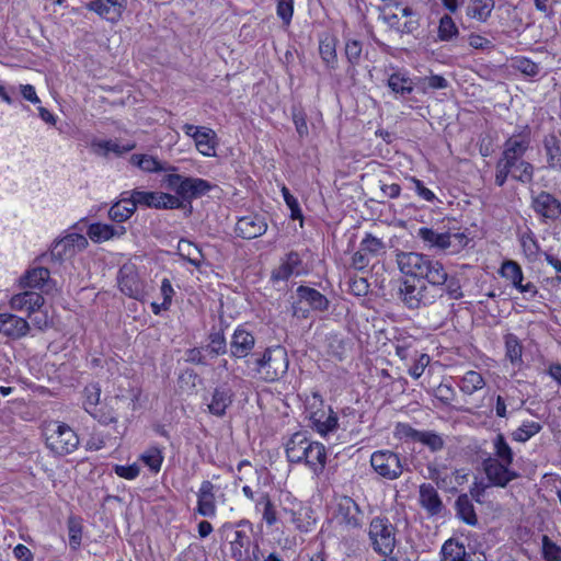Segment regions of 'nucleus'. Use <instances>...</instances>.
Instances as JSON below:
<instances>
[{
	"label": "nucleus",
	"mask_w": 561,
	"mask_h": 561,
	"mask_svg": "<svg viewBox=\"0 0 561 561\" xmlns=\"http://www.w3.org/2000/svg\"><path fill=\"white\" fill-rule=\"evenodd\" d=\"M513 67L522 73L535 77L539 73L540 67L527 57L518 56L513 59Z\"/></svg>",
	"instance_id": "obj_55"
},
{
	"label": "nucleus",
	"mask_w": 561,
	"mask_h": 561,
	"mask_svg": "<svg viewBox=\"0 0 561 561\" xmlns=\"http://www.w3.org/2000/svg\"><path fill=\"white\" fill-rule=\"evenodd\" d=\"M305 273L302 260L298 252L290 251L285 255L280 265L272 272L273 280H287L289 277Z\"/></svg>",
	"instance_id": "obj_26"
},
{
	"label": "nucleus",
	"mask_w": 561,
	"mask_h": 561,
	"mask_svg": "<svg viewBox=\"0 0 561 561\" xmlns=\"http://www.w3.org/2000/svg\"><path fill=\"white\" fill-rule=\"evenodd\" d=\"M420 504L431 516L438 515L444 508L438 492L430 483L420 486Z\"/></svg>",
	"instance_id": "obj_31"
},
{
	"label": "nucleus",
	"mask_w": 561,
	"mask_h": 561,
	"mask_svg": "<svg viewBox=\"0 0 561 561\" xmlns=\"http://www.w3.org/2000/svg\"><path fill=\"white\" fill-rule=\"evenodd\" d=\"M484 386V378L476 370L467 371L460 380V390L466 394H472Z\"/></svg>",
	"instance_id": "obj_48"
},
{
	"label": "nucleus",
	"mask_w": 561,
	"mask_h": 561,
	"mask_svg": "<svg viewBox=\"0 0 561 561\" xmlns=\"http://www.w3.org/2000/svg\"><path fill=\"white\" fill-rule=\"evenodd\" d=\"M427 256L417 252H399L396 261L401 273L420 279Z\"/></svg>",
	"instance_id": "obj_23"
},
{
	"label": "nucleus",
	"mask_w": 561,
	"mask_h": 561,
	"mask_svg": "<svg viewBox=\"0 0 561 561\" xmlns=\"http://www.w3.org/2000/svg\"><path fill=\"white\" fill-rule=\"evenodd\" d=\"M276 12L278 18L282 19L284 24L288 25L294 13V0H276Z\"/></svg>",
	"instance_id": "obj_62"
},
{
	"label": "nucleus",
	"mask_w": 561,
	"mask_h": 561,
	"mask_svg": "<svg viewBox=\"0 0 561 561\" xmlns=\"http://www.w3.org/2000/svg\"><path fill=\"white\" fill-rule=\"evenodd\" d=\"M263 506V519L268 526H273L277 522L275 507L268 496L264 493L256 503V506Z\"/></svg>",
	"instance_id": "obj_57"
},
{
	"label": "nucleus",
	"mask_w": 561,
	"mask_h": 561,
	"mask_svg": "<svg viewBox=\"0 0 561 561\" xmlns=\"http://www.w3.org/2000/svg\"><path fill=\"white\" fill-rule=\"evenodd\" d=\"M530 206L545 221H554L561 217V202L549 192H531Z\"/></svg>",
	"instance_id": "obj_15"
},
{
	"label": "nucleus",
	"mask_w": 561,
	"mask_h": 561,
	"mask_svg": "<svg viewBox=\"0 0 561 561\" xmlns=\"http://www.w3.org/2000/svg\"><path fill=\"white\" fill-rule=\"evenodd\" d=\"M254 377L265 381L275 382L283 378L288 370L289 359L284 346L266 347L262 353L255 352L252 358L247 360Z\"/></svg>",
	"instance_id": "obj_2"
},
{
	"label": "nucleus",
	"mask_w": 561,
	"mask_h": 561,
	"mask_svg": "<svg viewBox=\"0 0 561 561\" xmlns=\"http://www.w3.org/2000/svg\"><path fill=\"white\" fill-rule=\"evenodd\" d=\"M505 355L513 365H522L523 363V345L519 339L513 334L507 333L504 336Z\"/></svg>",
	"instance_id": "obj_47"
},
{
	"label": "nucleus",
	"mask_w": 561,
	"mask_h": 561,
	"mask_svg": "<svg viewBox=\"0 0 561 561\" xmlns=\"http://www.w3.org/2000/svg\"><path fill=\"white\" fill-rule=\"evenodd\" d=\"M131 196L137 206H145L154 209H180L183 202L178 197L164 192L131 191Z\"/></svg>",
	"instance_id": "obj_13"
},
{
	"label": "nucleus",
	"mask_w": 561,
	"mask_h": 561,
	"mask_svg": "<svg viewBox=\"0 0 561 561\" xmlns=\"http://www.w3.org/2000/svg\"><path fill=\"white\" fill-rule=\"evenodd\" d=\"M117 282L121 291L129 298L142 300L146 296L145 284L131 265H124L118 271Z\"/></svg>",
	"instance_id": "obj_14"
},
{
	"label": "nucleus",
	"mask_w": 561,
	"mask_h": 561,
	"mask_svg": "<svg viewBox=\"0 0 561 561\" xmlns=\"http://www.w3.org/2000/svg\"><path fill=\"white\" fill-rule=\"evenodd\" d=\"M126 233L124 226H112L107 224H92L89 226L88 236L96 243H101L113 238H119Z\"/></svg>",
	"instance_id": "obj_30"
},
{
	"label": "nucleus",
	"mask_w": 561,
	"mask_h": 561,
	"mask_svg": "<svg viewBox=\"0 0 561 561\" xmlns=\"http://www.w3.org/2000/svg\"><path fill=\"white\" fill-rule=\"evenodd\" d=\"M30 332V324L26 319L12 313H0V333L12 340L26 336Z\"/></svg>",
	"instance_id": "obj_22"
},
{
	"label": "nucleus",
	"mask_w": 561,
	"mask_h": 561,
	"mask_svg": "<svg viewBox=\"0 0 561 561\" xmlns=\"http://www.w3.org/2000/svg\"><path fill=\"white\" fill-rule=\"evenodd\" d=\"M205 353L211 358L224 355L228 352V345L222 331L211 332L208 335V344L204 347Z\"/></svg>",
	"instance_id": "obj_46"
},
{
	"label": "nucleus",
	"mask_w": 561,
	"mask_h": 561,
	"mask_svg": "<svg viewBox=\"0 0 561 561\" xmlns=\"http://www.w3.org/2000/svg\"><path fill=\"white\" fill-rule=\"evenodd\" d=\"M69 546L72 550L79 548L81 543L82 528L81 525L73 518L68 520Z\"/></svg>",
	"instance_id": "obj_61"
},
{
	"label": "nucleus",
	"mask_w": 561,
	"mask_h": 561,
	"mask_svg": "<svg viewBox=\"0 0 561 561\" xmlns=\"http://www.w3.org/2000/svg\"><path fill=\"white\" fill-rule=\"evenodd\" d=\"M195 147L199 153L205 157L216 156V147L218 145L216 133L208 127L202 126V131L196 136Z\"/></svg>",
	"instance_id": "obj_37"
},
{
	"label": "nucleus",
	"mask_w": 561,
	"mask_h": 561,
	"mask_svg": "<svg viewBox=\"0 0 561 561\" xmlns=\"http://www.w3.org/2000/svg\"><path fill=\"white\" fill-rule=\"evenodd\" d=\"M494 455L496 459L506 465H512L514 455L503 434H497L494 442Z\"/></svg>",
	"instance_id": "obj_51"
},
{
	"label": "nucleus",
	"mask_w": 561,
	"mask_h": 561,
	"mask_svg": "<svg viewBox=\"0 0 561 561\" xmlns=\"http://www.w3.org/2000/svg\"><path fill=\"white\" fill-rule=\"evenodd\" d=\"M398 298L410 310H416L433 305L436 301V295L432 294L426 285L417 286L410 279L400 282Z\"/></svg>",
	"instance_id": "obj_10"
},
{
	"label": "nucleus",
	"mask_w": 561,
	"mask_h": 561,
	"mask_svg": "<svg viewBox=\"0 0 561 561\" xmlns=\"http://www.w3.org/2000/svg\"><path fill=\"white\" fill-rule=\"evenodd\" d=\"M282 194L288 208L290 209V218L299 219L302 222V211L296 197H294L286 186H283Z\"/></svg>",
	"instance_id": "obj_59"
},
{
	"label": "nucleus",
	"mask_w": 561,
	"mask_h": 561,
	"mask_svg": "<svg viewBox=\"0 0 561 561\" xmlns=\"http://www.w3.org/2000/svg\"><path fill=\"white\" fill-rule=\"evenodd\" d=\"M542 554L546 561H561V548L546 535L542 537Z\"/></svg>",
	"instance_id": "obj_58"
},
{
	"label": "nucleus",
	"mask_w": 561,
	"mask_h": 561,
	"mask_svg": "<svg viewBox=\"0 0 561 561\" xmlns=\"http://www.w3.org/2000/svg\"><path fill=\"white\" fill-rule=\"evenodd\" d=\"M134 142H128L126 145H119L113 140H95L92 142V148L95 153L100 156L106 157L110 152H113L117 156L129 152L135 148Z\"/></svg>",
	"instance_id": "obj_44"
},
{
	"label": "nucleus",
	"mask_w": 561,
	"mask_h": 561,
	"mask_svg": "<svg viewBox=\"0 0 561 561\" xmlns=\"http://www.w3.org/2000/svg\"><path fill=\"white\" fill-rule=\"evenodd\" d=\"M501 274L504 278L510 280L515 288L519 287L524 280L520 265L512 260H507L502 264Z\"/></svg>",
	"instance_id": "obj_50"
},
{
	"label": "nucleus",
	"mask_w": 561,
	"mask_h": 561,
	"mask_svg": "<svg viewBox=\"0 0 561 561\" xmlns=\"http://www.w3.org/2000/svg\"><path fill=\"white\" fill-rule=\"evenodd\" d=\"M449 237V252L457 253L467 247L469 238L463 232H447Z\"/></svg>",
	"instance_id": "obj_64"
},
{
	"label": "nucleus",
	"mask_w": 561,
	"mask_h": 561,
	"mask_svg": "<svg viewBox=\"0 0 561 561\" xmlns=\"http://www.w3.org/2000/svg\"><path fill=\"white\" fill-rule=\"evenodd\" d=\"M542 426L538 422H524L516 431L513 432V439L525 443L534 435L541 431Z\"/></svg>",
	"instance_id": "obj_53"
},
{
	"label": "nucleus",
	"mask_w": 561,
	"mask_h": 561,
	"mask_svg": "<svg viewBox=\"0 0 561 561\" xmlns=\"http://www.w3.org/2000/svg\"><path fill=\"white\" fill-rule=\"evenodd\" d=\"M266 229L265 218L257 214H251L239 218L234 231L238 237L251 240L264 234Z\"/></svg>",
	"instance_id": "obj_21"
},
{
	"label": "nucleus",
	"mask_w": 561,
	"mask_h": 561,
	"mask_svg": "<svg viewBox=\"0 0 561 561\" xmlns=\"http://www.w3.org/2000/svg\"><path fill=\"white\" fill-rule=\"evenodd\" d=\"M130 162L140 170L151 173L164 171L168 174L178 170L174 165L162 163L157 158L148 154H133Z\"/></svg>",
	"instance_id": "obj_35"
},
{
	"label": "nucleus",
	"mask_w": 561,
	"mask_h": 561,
	"mask_svg": "<svg viewBox=\"0 0 561 561\" xmlns=\"http://www.w3.org/2000/svg\"><path fill=\"white\" fill-rule=\"evenodd\" d=\"M127 194V192H124L122 198L114 203L108 210L110 219L117 224L128 220L137 209L133 196H125Z\"/></svg>",
	"instance_id": "obj_32"
},
{
	"label": "nucleus",
	"mask_w": 561,
	"mask_h": 561,
	"mask_svg": "<svg viewBox=\"0 0 561 561\" xmlns=\"http://www.w3.org/2000/svg\"><path fill=\"white\" fill-rule=\"evenodd\" d=\"M88 239L80 233H69L60 240L55 241L50 249V257L56 261H62L77 252L83 251L88 247Z\"/></svg>",
	"instance_id": "obj_17"
},
{
	"label": "nucleus",
	"mask_w": 561,
	"mask_h": 561,
	"mask_svg": "<svg viewBox=\"0 0 561 561\" xmlns=\"http://www.w3.org/2000/svg\"><path fill=\"white\" fill-rule=\"evenodd\" d=\"M417 443L426 446L431 451L437 453L444 449V438L433 431H423Z\"/></svg>",
	"instance_id": "obj_54"
},
{
	"label": "nucleus",
	"mask_w": 561,
	"mask_h": 561,
	"mask_svg": "<svg viewBox=\"0 0 561 561\" xmlns=\"http://www.w3.org/2000/svg\"><path fill=\"white\" fill-rule=\"evenodd\" d=\"M336 43V38L330 35L319 41L320 57L329 69H335L337 66Z\"/></svg>",
	"instance_id": "obj_39"
},
{
	"label": "nucleus",
	"mask_w": 561,
	"mask_h": 561,
	"mask_svg": "<svg viewBox=\"0 0 561 561\" xmlns=\"http://www.w3.org/2000/svg\"><path fill=\"white\" fill-rule=\"evenodd\" d=\"M285 513L289 515L290 523H293L299 531L308 533L316 524V519L312 517L313 512L309 506H299L297 510H285Z\"/></svg>",
	"instance_id": "obj_36"
},
{
	"label": "nucleus",
	"mask_w": 561,
	"mask_h": 561,
	"mask_svg": "<svg viewBox=\"0 0 561 561\" xmlns=\"http://www.w3.org/2000/svg\"><path fill=\"white\" fill-rule=\"evenodd\" d=\"M442 561H469L466 547L455 539H448L442 547Z\"/></svg>",
	"instance_id": "obj_45"
},
{
	"label": "nucleus",
	"mask_w": 561,
	"mask_h": 561,
	"mask_svg": "<svg viewBox=\"0 0 561 561\" xmlns=\"http://www.w3.org/2000/svg\"><path fill=\"white\" fill-rule=\"evenodd\" d=\"M417 237L428 244L442 251L449 250V237L447 232H436L431 228L422 227L417 231Z\"/></svg>",
	"instance_id": "obj_40"
},
{
	"label": "nucleus",
	"mask_w": 561,
	"mask_h": 561,
	"mask_svg": "<svg viewBox=\"0 0 561 561\" xmlns=\"http://www.w3.org/2000/svg\"><path fill=\"white\" fill-rule=\"evenodd\" d=\"M255 336L243 327L239 325L231 335L229 343L230 356L236 359L247 358L254 354Z\"/></svg>",
	"instance_id": "obj_19"
},
{
	"label": "nucleus",
	"mask_w": 561,
	"mask_h": 561,
	"mask_svg": "<svg viewBox=\"0 0 561 561\" xmlns=\"http://www.w3.org/2000/svg\"><path fill=\"white\" fill-rule=\"evenodd\" d=\"M389 89L400 95H407L413 92L414 84L412 79L402 71H396L387 80Z\"/></svg>",
	"instance_id": "obj_42"
},
{
	"label": "nucleus",
	"mask_w": 561,
	"mask_h": 561,
	"mask_svg": "<svg viewBox=\"0 0 561 561\" xmlns=\"http://www.w3.org/2000/svg\"><path fill=\"white\" fill-rule=\"evenodd\" d=\"M127 4L128 0H93L89 3V9L114 23L122 18Z\"/></svg>",
	"instance_id": "obj_25"
},
{
	"label": "nucleus",
	"mask_w": 561,
	"mask_h": 561,
	"mask_svg": "<svg viewBox=\"0 0 561 561\" xmlns=\"http://www.w3.org/2000/svg\"><path fill=\"white\" fill-rule=\"evenodd\" d=\"M370 465L380 477L387 480L398 479L404 468L400 456L391 450H377L373 453Z\"/></svg>",
	"instance_id": "obj_12"
},
{
	"label": "nucleus",
	"mask_w": 561,
	"mask_h": 561,
	"mask_svg": "<svg viewBox=\"0 0 561 561\" xmlns=\"http://www.w3.org/2000/svg\"><path fill=\"white\" fill-rule=\"evenodd\" d=\"M252 524L248 519L237 523H225L219 529L220 539L228 542L230 557L234 561H244L250 558Z\"/></svg>",
	"instance_id": "obj_3"
},
{
	"label": "nucleus",
	"mask_w": 561,
	"mask_h": 561,
	"mask_svg": "<svg viewBox=\"0 0 561 561\" xmlns=\"http://www.w3.org/2000/svg\"><path fill=\"white\" fill-rule=\"evenodd\" d=\"M547 158V168L561 170V140L554 134H548L542 140Z\"/></svg>",
	"instance_id": "obj_33"
},
{
	"label": "nucleus",
	"mask_w": 561,
	"mask_h": 561,
	"mask_svg": "<svg viewBox=\"0 0 561 561\" xmlns=\"http://www.w3.org/2000/svg\"><path fill=\"white\" fill-rule=\"evenodd\" d=\"M45 299L43 295L35 290L24 289L11 297L9 305L10 308L16 311H24L27 317L41 310L44 306Z\"/></svg>",
	"instance_id": "obj_20"
},
{
	"label": "nucleus",
	"mask_w": 561,
	"mask_h": 561,
	"mask_svg": "<svg viewBox=\"0 0 561 561\" xmlns=\"http://www.w3.org/2000/svg\"><path fill=\"white\" fill-rule=\"evenodd\" d=\"M383 254H386L385 242L371 233H366L359 243L358 250L352 256L351 265L357 271H364L371 260Z\"/></svg>",
	"instance_id": "obj_11"
},
{
	"label": "nucleus",
	"mask_w": 561,
	"mask_h": 561,
	"mask_svg": "<svg viewBox=\"0 0 561 561\" xmlns=\"http://www.w3.org/2000/svg\"><path fill=\"white\" fill-rule=\"evenodd\" d=\"M296 300L291 305V314L298 319H307L310 311L323 312L330 307L329 299L319 290L300 285L296 289Z\"/></svg>",
	"instance_id": "obj_8"
},
{
	"label": "nucleus",
	"mask_w": 561,
	"mask_h": 561,
	"mask_svg": "<svg viewBox=\"0 0 561 561\" xmlns=\"http://www.w3.org/2000/svg\"><path fill=\"white\" fill-rule=\"evenodd\" d=\"M466 477V474H460L457 469L450 473L447 470L436 485L442 490H455L457 485L463 482Z\"/></svg>",
	"instance_id": "obj_56"
},
{
	"label": "nucleus",
	"mask_w": 561,
	"mask_h": 561,
	"mask_svg": "<svg viewBox=\"0 0 561 561\" xmlns=\"http://www.w3.org/2000/svg\"><path fill=\"white\" fill-rule=\"evenodd\" d=\"M368 538L377 554L389 557L397 546V527L387 517L376 516L369 523Z\"/></svg>",
	"instance_id": "obj_6"
},
{
	"label": "nucleus",
	"mask_w": 561,
	"mask_h": 561,
	"mask_svg": "<svg viewBox=\"0 0 561 561\" xmlns=\"http://www.w3.org/2000/svg\"><path fill=\"white\" fill-rule=\"evenodd\" d=\"M420 279L426 280L433 288L439 290L440 297L444 294L455 300L463 297L458 277L456 275H449L443 263L431 256H427Z\"/></svg>",
	"instance_id": "obj_4"
},
{
	"label": "nucleus",
	"mask_w": 561,
	"mask_h": 561,
	"mask_svg": "<svg viewBox=\"0 0 561 561\" xmlns=\"http://www.w3.org/2000/svg\"><path fill=\"white\" fill-rule=\"evenodd\" d=\"M20 287L27 290L38 289L48 294L55 287V282L50 278V272L46 267L37 266L28 268L20 277Z\"/></svg>",
	"instance_id": "obj_18"
},
{
	"label": "nucleus",
	"mask_w": 561,
	"mask_h": 561,
	"mask_svg": "<svg viewBox=\"0 0 561 561\" xmlns=\"http://www.w3.org/2000/svg\"><path fill=\"white\" fill-rule=\"evenodd\" d=\"M311 439L307 437L305 433L297 432L286 443V457L291 463H302L304 459L308 456L310 446H312Z\"/></svg>",
	"instance_id": "obj_24"
},
{
	"label": "nucleus",
	"mask_w": 561,
	"mask_h": 561,
	"mask_svg": "<svg viewBox=\"0 0 561 561\" xmlns=\"http://www.w3.org/2000/svg\"><path fill=\"white\" fill-rule=\"evenodd\" d=\"M457 516L467 525L476 526L478 517L474 506L467 494H460L455 503Z\"/></svg>",
	"instance_id": "obj_41"
},
{
	"label": "nucleus",
	"mask_w": 561,
	"mask_h": 561,
	"mask_svg": "<svg viewBox=\"0 0 561 561\" xmlns=\"http://www.w3.org/2000/svg\"><path fill=\"white\" fill-rule=\"evenodd\" d=\"M363 55V43L358 39L348 38L345 42V57L348 62L347 73L354 76L356 67L359 66Z\"/></svg>",
	"instance_id": "obj_43"
},
{
	"label": "nucleus",
	"mask_w": 561,
	"mask_h": 561,
	"mask_svg": "<svg viewBox=\"0 0 561 561\" xmlns=\"http://www.w3.org/2000/svg\"><path fill=\"white\" fill-rule=\"evenodd\" d=\"M531 130L528 125L522 126L507 138L503 145L500 160L511 172V178L520 183H531L534 180L535 167L524 159L530 148Z\"/></svg>",
	"instance_id": "obj_1"
},
{
	"label": "nucleus",
	"mask_w": 561,
	"mask_h": 561,
	"mask_svg": "<svg viewBox=\"0 0 561 561\" xmlns=\"http://www.w3.org/2000/svg\"><path fill=\"white\" fill-rule=\"evenodd\" d=\"M216 512L215 485L209 480H204L197 492L196 513L204 517H214Z\"/></svg>",
	"instance_id": "obj_27"
},
{
	"label": "nucleus",
	"mask_w": 561,
	"mask_h": 561,
	"mask_svg": "<svg viewBox=\"0 0 561 561\" xmlns=\"http://www.w3.org/2000/svg\"><path fill=\"white\" fill-rule=\"evenodd\" d=\"M307 409L309 410L312 428L321 436H327L336 431L339 426L337 415L331 407L328 408V411L324 410V401L318 391L311 393V400H308Z\"/></svg>",
	"instance_id": "obj_9"
},
{
	"label": "nucleus",
	"mask_w": 561,
	"mask_h": 561,
	"mask_svg": "<svg viewBox=\"0 0 561 561\" xmlns=\"http://www.w3.org/2000/svg\"><path fill=\"white\" fill-rule=\"evenodd\" d=\"M459 35V30L453 20V18L448 14H444L438 24L437 36L442 42H451Z\"/></svg>",
	"instance_id": "obj_49"
},
{
	"label": "nucleus",
	"mask_w": 561,
	"mask_h": 561,
	"mask_svg": "<svg viewBox=\"0 0 561 561\" xmlns=\"http://www.w3.org/2000/svg\"><path fill=\"white\" fill-rule=\"evenodd\" d=\"M234 399L233 390L226 383L216 387L208 403V411L215 416L222 417Z\"/></svg>",
	"instance_id": "obj_28"
},
{
	"label": "nucleus",
	"mask_w": 561,
	"mask_h": 561,
	"mask_svg": "<svg viewBox=\"0 0 561 561\" xmlns=\"http://www.w3.org/2000/svg\"><path fill=\"white\" fill-rule=\"evenodd\" d=\"M434 396L437 400H439L443 404L449 405L455 397L456 392L450 385L440 383L435 390Z\"/></svg>",
	"instance_id": "obj_63"
},
{
	"label": "nucleus",
	"mask_w": 561,
	"mask_h": 561,
	"mask_svg": "<svg viewBox=\"0 0 561 561\" xmlns=\"http://www.w3.org/2000/svg\"><path fill=\"white\" fill-rule=\"evenodd\" d=\"M483 471L491 485L505 488L511 481L518 478V473L510 469V465L499 459L488 457L482 462Z\"/></svg>",
	"instance_id": "obj_16"
},
{
	"label": "nucleus",
	"mask_w": 561,
	"mask_h": 561,
	"mask_svg": "<svg viewBox=\"0 0 561 561\" xmlns=\"http://www.w3.org/2000/svg\"><path fill=\"white\" fill-rule=\"evenodd\" d=\"M44 435L47 448L58 456L69 455L79 446L77 433L66 423L58 421L48 423Z\"/></svg>",
	"instance_id": "obj_7"
},
{
	"label": "nucleus",
	"mask_w": 561,
	"mask_h": 561,
	"mask_svg": "<svg viewBox=\"0 0 561 561\" xmlns=\"http://www.w3.org/2000/svg\"><path fill=\"white\" fill-rule=\"evenodd\" d=\"M495 5L494 0H468L466 5V14L479 22H485Z\"/></svg>",
	"instance_id": "obj_38"
},
{
	"label": "nucleus",
	"mask_w": 561,
	"mask_h": 561,
	"mask_svg": "<svg viewBox=\"0 0 561 561\" xmlns=\"http://www.w3.org/2000/svg\"><path fill=\"white\" fill-rule=\"evenodd\" d=\"M369 283L365 277H351L348 279V291L357 297H364L369 291Z\"/></svg>",
	"instance_id": "obj_60"
},
{
	"label": "nucleus",
	"mask_w": 561,
	"mask_h": 561,
	"mask_svg": "<svg viewBox=\"0 0 561 561\" xmlns=\"http://www.w3.org/2000/svg\"><path fill=\"white\" fill-rule=\"evenodd\" d=\"M327 462L325 447L318 442H312V446L308 451V456L304 459L305 463L316 476L323 472Z\"/></svg>",
	"instance_id": "obj_34"
},
{
	"label": "nucleus",
	"mask_w": 561,
	"mask_h": 561,
	"mask_svg": "<svg viewBox=\"0 0 561 561\" xmlns=\"http://www.w3.org/2000/svg\"><path fill=\"white\" fill-rule=\"evenodd\" d=\"M339 514L342 523L352 529L360 528L363 525V512L359 505L351 497H345L339 504Z\"/></svg>",
	"instance_id": "obj_29"
},
{
	"label": "nucleus",
	"mask_w": 561,
	"mask_h": 561,
	"mask_svg": "<svg viewBox=\"0 0 561 561\" xmlns=\"http://www.w3.org/2000/svg\"><path fill=\"white\" fill-rule=\"evenodd\" d=\"M162 184L170 191L174 192L183 203H191L193 199L199 198L209 193L214 185L207 180L193 176H184L172 171L162 179Z\"/></svg>",
	"instance_id": "obj_5"
},
{
	"label": "nucleus",
	"mask_w": 561,
	"mask_h": 561,
	"mask_svg": "<svg viewBox=\"0 0 561 561\" xmlns=\"http://www.w3.org/2000/svg\"><path fill=\"white\" fill-rule=\"evenodd\" d=\"M140 459L151 471L158 472L163 462L162 450L159 447L152 446L140 456Z\"/></svg>",
	"instance_id": "obj_52"
}]
</instances>
